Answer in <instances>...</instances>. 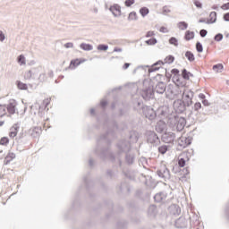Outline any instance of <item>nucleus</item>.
<instances>
[{"mask_svg": "<svg viewBox=\"0 0 229 229\" xmlns=\"http://www.w3.org/2000/svg\"><path fill=\"white\" fill-rule=\"evenodd\" d=\"M174 62V57L173 55H168L165 59V64H173Z\"/></svg>", "mask_w": 229, "mask_h": 229, "instance_id": "45", "label": "nucleus"}, {"mask_svg": "<svg viewBox=\"0 0 229 229\" xmlns=\"http://www.w3.org/2000/svg\"><path fill=\"white\" fill-rule=\"evenodd\" d=\"M156 130L157 131H159L160 133H162V131H164V127H161L160 124H157L156 126Z\"/></svg>", "mask_w": 229, "mask_h": 229, "instance_id": "55", "label": "nucleus"}, {"mask_svg": "<svg viewBox=\"0 0 229 229\" xmlns=\"http://www.w3.org/2000/svg\"><path fill=\"white\" fill-rule=\"evenodd\" d=\"M42 133V128L40 127H34L30 132L31 137L34 139H37V137H40V134Z\"/></svg>", "mask_w": 229, "mask_h": 229, "instance_id": "24", "label": "nucleus"}, {"mask_svg": "<svg viewBox=\"0 0 229 229\" xmlns=\"http://www.w3.org/2000/svg\"><path fill=\"white\" fill-rule=\"evenodd\" d=\"M128 21H137V13L131 12L129 13Z\"/></svg>", "mask_w": 229, "mask_h": 229, "instance_id": "40", "label": "nucleus"}, {"mask_svg": "<svg viewBox=\"0 0 229 229\" xmlns=\"http://www.w3.org/2000/svg\"><path fill=\"white\" fill-rule=\"evenodd\" d=\"M6 115V107L5 106H0V117Z\"/></svg>", "mask_w": 229, "mask_h": 229, "instance_id": "47", "label": "nucleus"}, {"mask_svg": "<svg viewBox=\"0 0 229 229\" xmlns=\"http://www.w3.org/2000/svg\"><path fill=\"white\" fill-rule=\"evenodd\" d=\"M147 142L148 144H152V146H158L160 144V138L156 134L155 131L147 132Z\"/></svg>", "mask_w": 229, "mask_h": 229, "instance_id": "11", "label": "nucleus"}, {"mask_svg": "<svg viewBox=\"0 0 229 229\" xmlns=\"http://www.w3.org/2000/svg\"><path fill=\"white\" fill-rule=\"evenodd\" d=\"M107 105L108 102L106 100H101L100 106H102V108H105V106H106Z\"/></svg>", "mask_w": 229, "mask_h": 229, "instance_id": "61", "label": "nucleus"}, {"mask_svg": "<svg viewBox=\"0 0 229 229\" xmlns=\"http://www.w3.org/2000/svg\"><path fill=\"white\" fill-rule=\"evenodd\" d=\"M167 145H162L160 147H158V152L161 154V155H165V153H167Z\"/></svg>", "mask_w": 229, "mask_h": 229, "instance_id": "38", "label": "nucleus"}, {"mask_svg": "<svg viewBox=\"0 0 229 229\" xmlns=\"http://www.w3.org/2000/svg\"><path fill=\"white\" fill-rule=\"evenodd\" d=\"M201 104L199 102L192 104L188 107V117H191V119H198V115H199V110H201Z\"/></svg>", "mask_w": 229, "mask_h": 229, "instance_id": "8", "label": "nucleus"}, {"mask_svg": "<svg viewBox=\"0 0 229 229\" xmlns=\"http://www.w3.org/2000/svg\"><path fill=\"white\" fill-rule=\"evenodd\" d=\"M166 198H167V193L163 191L157 193L154 196V199L155 201H157V203H160V201H164V199H165Z\"/></svg>", "mask_w": 229, "mask_h": 229, "instance_id": "22", "label": "nucleus"}, {"mask_svg": "<svg viewBox=\"0 0 229 229\" xmlns=\"http://www.w3.org/2000/svg\"><path fill=\"white\" fill-rule=\"evenodd\" d=\"M64 47H65L66 49L72 48V47H74V44H72V43H71V42L65 43V44H64Z\"/></svg>", "mask_w": 229, "mask_h": 229, "instance_id": "54", "label": "nucleus"}, {"mask_svg": "<svg viewBox=\"0 0 229 229\" xmlns=\"http://www.w3.org/2000/svg\"><path fill=\"white\" fill-rule=\"evenodd\" d=\"M126 156H125V162L129 165H131V164H133L135 162V154L133 153H128L126 152Z\"/></svg>", "mask_w": 229, "mask_h": 229, "instance_id": "23", "label": "nucleus"}, {"mask_svg": "<svg viewBox=\"0 0 229 229\" xmlns=\"http://www.w3.org/2000/svg\"><path fill=\"white\" fill-rule=\"evenodd\" d=\"M6 110L11 115H13L15 110H17V101H15V99H11L7 105Z\"/></svg>", "mask_w": 229, "mask_h": 229, "instance_id": "16", "label": "nucleus"}, {"mask_svg": "<svg viewBox=\"0 0 229 229\" xmlns=\"http://www.w3.org/2000/svg\"><path fill=\"white\" fill-rule=\"evenodd\" d=\"M70 65H72L73 67H78V65H80V62L78 61V59L72 60Z\"/></svg>", "mask_w": 229, "mask_h": 229, "instance_id": "53", "label": "nucleus"}, {"mask_svg": "<svg viewBox=\"0 0 229 229\" xmlns=\"http://www.w3.org/2000/svg\"><path fill=\"white\" fill-rule=\"evenodd\" d=\"M186 225L185 218L183 217H180L175 221L176 228H185Z\"/></svg>", "mask_w": 229, "mask_h": 229, "instance_id": "26", "label": "nucleus"}, {"mask_svg": "<svg viewBox=\"0 0 229 229\" xmlns=\"http://www.w3.org/2000/svg\"><path fill=\"white\" fill-rule=\"evenodd\" d=\"M143 114L149 121H154V119H157V112H155V109H153L151 106H145L143 107Z\"/></svg>", "mask_w": 229, "mask_h": 229, "instance_id": "12", "label": "nucleus"}, {"mask_svg": "<svg viewBox=\"0 0 229 229\" xmlns=\"http://www.w3.org/2000/svg\"><path fill=\"white\" fill-rule=\"evenodd\" d=\"M174 139H176V134H174V132L168 131L162 135V140L166 144H173V142H174Z\"/></svg>", "mask_w": 229, "mask_h": 229, "instance_id": "15", "label": "nucleus"}, {"mask_svg": "<svg viewBox=\"0 0 229 229\" xmlns=\"http://www.w3.org/2000/svg\"><path fill=\"white\" fill-rule=\"evenodd\" d=\"M157 176H159V178H163L165 182H167V180H171V172L169 171V169H167V166H165V165H161L159 169H157Z\"/></svg>", "mask_w": 229, "mask_h": 229, "instance_id": "9", "label": "nucleus"}, {"mask_svg": "<svg viewBox=\"0 0 229 229\" xmlns=\"http://www.w3.org/2000/svg\"><path fill=\"white\" fill-rule=\"evenodd\" d=\"M167 85L164 81H158L155 87H153L154 94H165Z\"/></svg>", "mask_w": 229, "mask_h": 229, "instance_id": "14", "label": "nucleus"}, {"mask_svg": "<svg viewBox=\"0 0 229 229\" xmlns=\"http://www.w3.org/2000/svg\"><path fill=\"white\" fill-rule=\"evenodd\" d=\"M24 78L25 80L36 81L37 84L44 83L47 80V76L42 66L34 67L25 72Z\"/></svg>", "mask_w": 229, "mask_h": 229, "instance_id": "2", "label": "nucleus"}, {"mask_svg": "<svg viewBox=\"0 0 229 229\" xmlns=\"http://www.w3.org/2000/svg\"><path fill=\"white\" fill-rule=\"evenodd\" d=\"M182 77L183 80H190V78H194V74H192L191 72H188L187 69H182Z\"/></svg>", "mask_w": 229, "mask_h": 229, "instance_id": "28", "label": "nucleus"}, {"mask_svg": "<svg viewBox=\"0 0 229 229\" xmlns=\"http://www.w3.org/2000/svg\"><path fill=\"white\" fill-rule=\"evenodd\" d=\"M104 128L106 130V133L101 135L97 140L95 153L102 160H111V162H116L119 167H123V161H121V158L118 157L115 159L114 154H112L110 148H108L112 142L110 140V137H114V131H115V130H119V126L115 121L106 119L104 122ZM105 146H106V148H105Z\"/></svg>", "mask_w": 229, "mask_h": 229, "instance_id": "1", "label": "nucleus"}, {"mask_svg": "<svg viewBox=\"0 0 229 229\" xmlns=\"http://www.w3.org/2000/svg\"><path fill=\"white\" fill-rule=\"evenodd\" d=\"M13 158H15V154L14 153H9L4 160V165H8V164H10V162H12V160H13Z\"/></svg>", "mask_w": 229, "mask_h": 229, "instance_id": "29", "label": "nucleus"}, {"mask_svg": "<svg viewBox=\"0 0 229 229\" xmlns=\"http://www.w3.org/2000/svg\"><path fill=\"white\" fill-rule=\"evenodd\" d=\"M196 49L198 53H203V45L201 44V42L198 41L196 43Z\"/></svg>", "mask_w": 229, "mask_h": 229, "instance_id": "44", "label": "nucleus"}, {"mask_svg": "<svg viewBox=\"0 0 229 229\" xmlns=\"http://www.w3.org/2000/svg\"><path fill=\"white\" fill-rule=\"evenodd\" d=\"M160 33H169V30L165 27H161L159 29Z\"/></svg>", "mask_w": 229, "mask_h": 229, "instance_id": "57", "label": "nucleus"}, {"mask_svg": "<svg viewBox=\"0 0 229 229\" xmlns=\"http://www.w3.org/2000/svg\"><path fill=\"white\" fill-rule=\"evenodd\" d=\"M140 95L145 101H149L155 98V91L153 90V85L148 81H143V89L140 91Z\"/></svg>", "mask_w": 229, "mask_h": 229, "instance_id": "4", "label": "nucleus"}, {"mask_svg": "<svg viewBox=\"0 0 229 229\" xmlns=\"http://www.w3.org/2000/svg\"><path fill=\"white\" fill-rule=\"evenodd\" d=\"M157 38H152L148 40H146L145 43L148 45V46H155V44H157Z\"/></svg>", "mask_w": 229, "mask_h": 229, "instance_id": "43", "label": "nucleus"}, {"mask_svg": "<svg viewBox=\"0 0 229 229\" xmlns=\"http://www.w3.org/2000/svg\"><path fill=\"white\" fill-rule=\"evenodd\" d=\"M106 174L109 176V178H114V171L107 170Z\"/></svg>", "mask_w": 229, "mask_h": 229, "instance_id": "60", "label": "nucleus"}, {"mask_svg": "<svg viewBox=\"0 0 229 229\" xmlns=\"http://www.w3.org/2000/svg\"><path fill=\"white\" fill-rule=\"evenodd\" d=\"M9 142H10V139H8V137H3L0 140L1 146H8Z\"/></svg>", "mask_w": 229, "mask_h": 229, "instance_id": "39", "label": "nucleus"}, {"mask_svg": "<svg viewBox=\"0 0 229 229\" xmlns=\"http://www.w3.org/2000/svg\"><path fill=\"white\" fill-rule=\"evenodd\" d=\"M81 49H82L83 51H92V49H94V47L90 44H87V43H81L80 45Z\"/></svg>", "mask_w": 229, "mask_h": 229, "instance_id": "30", "label": "nucleus"}, {"mask_svg": "<svg viewBox=\"0 0 229 229\" xmlns=\"http://www.w3.org/2000/svg\"><path fill=\"white\" fill-rule=\"evenodd\" d=\"M155 32L154 31H148L146 34L147 38H149V37H154Z\"/></svg>", "mask_w": 229, "mask_h": 229, "instance_id": "62", "label": "nucleus"}, {"mask_svg": "<svg viewBox=\"0 0 229 229\" xmlns=\"http://www.w3.org/2000/svg\"><path fill=\"white\" fill-rule=\"evenodd\" d=\"M16 85L20 90H28V84L23 83L21 81H17Z\"/></svg>", "mask_w": 229, "mask_h": 229, "instance_id": "31", "label": "nucleus"}, {"mask_svg": "<svg viewBox=\"0 0 229 229\" xmlns=\"http://www.w3.org/2000/svg\"><path fill=\"white\" fill-rule=\"evenodd\" d=\"M208 33V31H207V30H205V29H202L199 31V35L202 38H205V37H207Z\"/></svg>", "mask_w": 229, "mask_h": 229, "instance_id": "51", "label": "nucleus"}, {"mask_svg": "<svg viewBox=\"0 0 229 229\" xmlns=\"http://www.w3.org/2000/svg\"><path fill=\"white\" fill-rule=\"evenodd\" d=\"M185 57L190 62H194V60H196V57L194 56V54L192 52H191V51H186Z\"/></svg>", "mask_w": 229, "mask_h": 229, "instance_id": "33", "label": "nucleus"}, {"mask_svg": "<svg viewBox=\"0 0 229 229\" xmlns=\"http://www.w3.org/2000/svg\"><path fill=\"white\" fill-rule=\"evenodd\" d=\"M194 4L197 8H202L203 7V4H201V2H199V1H195Z\"/></svg>", "mask_w": 229, "mask_h": 229, "instance_id": "56", "label": "nucleus"}, {"mask_svg": "<svg viewBox=\"0 0 229 229\" xmlns=\"http://www.w3.org/2000/svg\"><path fill=\"white\" fill-rule=\"evenodd\" d=\"M109 12L113 13L114 17H121V5L114 4L109 7Z\"/></svg>", "mask_w": 229, "mask_h": 229, "instance_id": "18", "label": "nucleus"}, {"mask_svg": "<svg viewBox=\"0 0 229 229\" xmlns=\"http://www.w3.org/2000/svg\"><path fill=\"white\" fill-rule=\"evenodd\" d=\"M182 101L189 107L192 105V99L194 98V91L190 89L189 88H182Z\"/></svg>", "mask_w": 229, "mask_h": 229, "instance_id": "6", "label": "nucleus"}, {"mask_svg": "<svg viewBox=\"0 0 229 229\" xmlns=\"http://www.w3.org/2000/svg\"><path fill=\"white\" fill-rule=\"evenodd\" d=\"M140 13L141 17H146V15H148L149 13V8L141 7L140 9Z\"/></svg>", "mask_w": 229, "mask_h": 229, "instance_id": "36", "label": "nucleus"}, {"mask_svg": "<svg viewBox=\"0 0 229 229\" xmlns=\"http://www.w3.org/2000/svg\"><path fill=\"white\" fill-rule=\"evenodd\" d=\"M17 62L21 65H26V57L23 55H20L17 58Z\"/></svg>", "mask_w": 229, "mask_h": 229, "instance_id": "37", "label": "nucleus"}, {"mask_svg": "<svg viewBox=\"0 0 229 229\" xmlns=\"http://www.w3.org/2000/svg\"><path fill=\"white\" fill-rule=\"evenodd\" d=\"M168 123L173 130L182 131L185 128V124H187V120L182 116H173L169 118Z\"/></svg>", "mask_w": 229, "mask_h": 229, "instance_id": "3", "label": "nucleus"}, {"mask_svg": "<svg viewBox=\"0 0 229 229\" xmlns=\"http://www.w3.org/2000/svg\"><path fill=\"white\" fill-rule=\"evenodd\" d=\"M224 21H225V22H229V13L224 14Z\"/></svg>", "mask_w": 229, "mask_h": 229, "instance_id": "63", "label": "nucleus"}, {"mask_svg": "<svg viewBox=\"0 0 229 229\" xmlns=\"http://www.w3.org/2000/svg\"><path fill=\"white\" fill-rule=\"evenodd\" d=\"M116 146L120 153H128L131 149V143L126 140H119Z\"/></svg>", "mask_w": 229, "mask_h": 229, "instance_id": "10", "label": "nucleus"}, {"mask_svg": "<svg viewBox=\"0 0 229 229\" xmlns=\"http://www.w3.org/2000/svg\"><path fill=\"white\" fill-rule=\"evenodd\" d=\"M124 4L127 8H130V6L135 4V0H125Z\"/></svg>", "mask_w": 229, "mask_h": 229, "instance_id": "49", "label": "nucleus"}, {"mask_svg": "<svg viewBox=\"0 0 229 229\" xmlns=\"http://www.w3.org/2000/svg\"><path fill=\"white\" fill-rule=\"evenodd\" d=\"M130 144H135L139 140V132L137 131H131L129 132Z\"/></svg>", "mask_w": 229, "mask_h": 229, "instance_id": "20", "label": "nucleus"}, {"mask_svg": "<svg viewBox=\"0 0 229 229\" xmlns=\"http://www.w3.org/2000/svg\"><path fill=\"white\" fill-rule=\"evenodd\" d=\"M185 40H192L194 38V31L187 30L184 35Z\"/></svg>", "mask_w": 229, "mask_h": 229, "instance_id": "32", "label": "nucleus"}, {"mask_svg": "<svg viewBox=\"0 0 229 229\" xmlns=\"http://www.w3.org/2000/svg\"><path fill=\"white\" fill-rule=\"evenodd\" d=\"M97 49L98 51H108V45L100 44L98 46Z\"/></svg>", "mask_w": 229, "mask_h": 229, "instance_id": "41", "label": "nucleus"}, {"mask_svg": "<svg viewBox=\"0 0 229 229\" xmlns=\"http://www.w3.org/2000/svg\"><path fill=\"white\" fill-rule=\"evenodd\" d=\"M19 128H21V124L19 123H14L11 128L9 131V137L11 139H15L17 137V133H19Z\"/></svg>", "mask_w": 229, "mask_h": 229, "instance_id": "17", "label": "nucleus"}, {"mask_svg": "<svg viewBox=\"0 0 229 229\" xmlns=\"http://www.w3.org/2000/svg\"><path fill=\"white\" fill-rule=\"evenodd\" d=\"M169 44L172 46H175V47H178V39L174 37L170 38Z\"/></svg>", "mask_w": 229, "mask_h": 229, "instance_id": "42", "label": "nucleus"}, {"mask_svg": "<svg viewBox=\"0 0 229 229\" xmlns=\"http://www.w3.org/2000/svg\"><path fill=\"white\" fill-rule=\"evenodd\" d=\"M43 104L45 105V108H47V106H49V98H47L46 100H44Z\"/></svg>", "mask_w": 229, "mask_h": 229, "instance_id": "64", "label": "nucleus"}, {"mask_svg": "<svg viewBox=\"0 0 229 229\" xmlns=\"http://www.w3.org/2000/svg\"><path fill=\"white\" fill-rule=\"evenodd\" d=\"M185 164H186L185 158L180 157L178 160L179 167H185Z\"/></svg>", "mask_w": 229, "mask_h": 229, "instance_id": "46", "label": "nucleus"}, {"mask_svg": "<svg viewBox=\"0 0 229 229\" xmlns=\"http://www.w3.org/2000/svg\"><path fill=\"white\" fill-rule=\"evenodd\" d=\"M174 108L177 114H183L185 112L186 115H189V106L182 99H177L174 102Z\"/></svg>", "mask_w": 229, "mask_h": 229, "instance_id": "7", "label": "nucleus"}, {"mask_svg": "<svg viewBox=\"0 0 229 229\" xmlns=\"http://www.w3.org/2000/svg\"><path fill=\"white\" fill-rule=\"evenodd\" d=\"M4 38H6L4 33H3L2 30H0V42H4Z\"/></svg>", "mask_w": 229, "mask_h": 229, "instance_id": "58", "label": "nucleus"}, {"mask_svg": "<svg viewBox=\"0 0 229 229\" xmlns=\"http://www.w3.org/2000/svg\"><path fill=\"white\" fill-rule=\"evenodd\" d=\"M177 27L179 28V30H182V31L187 30V28H189V24L185 21H180L177 24Z\"/></svg>", "mask_w": 229, "mask_h": 229, "instance_id": "35", "label": "nucleus"}, {"mask_svg": "<svg viewBox=\"0 0 229 229\" xmlns=\"http://www.w3.org/2000/svg\"><path fill=\"white\" fill-rule=\"evenodd\" d=\"M171 73L174 75L173 82L175 83L176 85H179V83H180V70L174 68V69H172Z\"/></svg>", "mask_w": 229, "mask_h": 229, "instance_id": "19", "label": "nucleus"}, {"mask_svg": "<svg viewBox=\"0 0 229 229\" xmlns=\"http://www.w3.org/2000/svg\"><path fill=\"white\" fill-rule=\"evenodd\" d=\"M162 65H164V62L162 61H157L154 64L151 65L150 68H148V72L151 74V72H155V71H158Z\"/></svg>", "mask_w": 229, "mask_h": 229, "instance_id": "21", "label": "nucleus"}, {"mask_svg": "<svg viewBox=\"0 0 229 229\" xmlns=\"http://www.w3.org/2000/svg\"><path fill=\"white\" fill-rule=\"evenodd\" d=\"M148 215L150 217H155V216H157V206L150 205L148 209Z\"/></svg>", "mask_w": 229, "mask_h": 229, "instance_id": "27", "label": "nucleus"}, {"mask_svg": "<svg viewBox=\"0 0 229 229\" xmlns=\"http://www.w3.org/2000/svg\"><path fill=\"white\" fill-rule=\"evenodd\" d=\"M144 103L142 101H138L137 102V106L136 108H138L139 110H140V108H142V110H144Z\"/></svg>", "mask_w": 229, "mask_h": 229, "instance_id": "52", "label": "nucleus"}, {"mask_svg": "<svg viewBox=\"0 0 229 229\" xmlns=\"http://www.w3.org/2000/svg\"><path fill=\"white\" fill-rule=\"evenodd\" d=\"M168 13H171V9L167 5H165L163 7V15H167Z\"/></svg>", "mask_w": 229, "mask_h": 229, "instance_id": "50", "label": "nucleus"}, {"mask_svg": "<svg viewBox=\"0 0 229 229\" xmlns=\"http://www.w3.org/2000/svg\"><path fill=\"white\" fill-rule=\"evenodd\" d=\"M165 98L166 99H176L180 94H182V88L177 86L169 85L165 91Z\"/></svg>", "mask_w": 229, "mask_h": 229, "instance_id": "5", "label": "nucleus"}, {"mask_svg": "<svg viewBox=\"0 0 229 229\" xmlns=\"http://www.w3.org/2000/svg\"><path fill=\"white\" fill-rule=\"evenodd\" d=\"M177 142L179 148H181V149H183L187 148V146H191V144H192V138L182 136L181 138L178 139Z\"/></svg>", "mask_w": 229, "mask_h": 229, "instance_id": "13", "label": "nucleus"}, {"mask_svg": "<svg viewBox=\"0 0 229 229\" xmlns=\"http://www.w3.org/2000/svg\"><path fill=\"white\" fill-rule=\"evenodd\" d=\"M223 69H225L223 64H217L213 65V71H215V72H223Z\"/></svg>", "mask_w": 229, "mask_h": 229, "instance_id": "34", "label": "nucleus"}, {"mask_svg": "<svg viewBox=\"0 0 229 229\" xmlns=\"http://www.w3.org/2000/svg\"><path fill=\"white\" fill-rule=\"evenodd\" d=\"M214 40H216V42H221V40H223V34L222 33H218L214 37Z\"/></svg>", "mask_w": 229, "mask_h": 229, "instance_id": "48", "label": "nucleus"}, {"mask_svg": "<svg viewBox=\"0 0 229 229\" xmlns=\"http://www.w3.org/2000/svg\"><path fill=\"white\" fill-rule=\"evenodd\" d=\"M222 10H229V2L221 6Z\"/></svg>", "mask_w": 229, "mask_h": 229, "instance_id": "59", "label": "nucleus"}, {"mask_svg": "<svg viewBox=\"0 0 229 229\" xmlns=\"http://www.w3.org/2000/svg\"><path fill=\"white\" fill-rule=\"evenodd\" d=\"M217 21V13L211 12L209 14V19L207 21V24H214Z\"/></svg>", "mask_w": 229, "mask_h": 229, "instance_id": "25", "label": "nucleus"}]
</instances>
